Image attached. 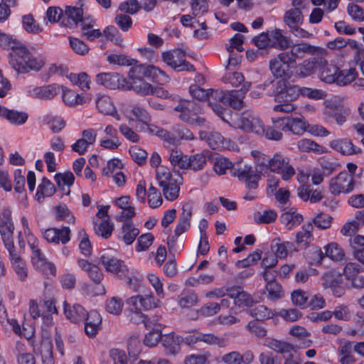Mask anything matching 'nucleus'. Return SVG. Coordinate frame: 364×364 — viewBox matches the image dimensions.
I'll return each mask as SVG.
<instances>
[{"label":"nucleus","instance_id":"nucleus-28","mask_svg":"<svg viewBox=\"0 0 364 364\" xmlns=\"http://www.w3.org/2000/svg\"><path fill=\"white\" fill-rule=\"evenodd\" d=\"M139 234V230L134 226L132 221L128 220L123 223L122 236L119 237L127 245H132Z\"/></svg>","mask_w":364,"mask_h":364},{"label":"nucleus","instance_id":"nucleus-26","mask_svg":"<svg viewBox=\"0 0 364 364\" xmlns=\"http://www.w3.org/2000/svg\"><path fill=\"white\" fill-rule=\"evenodd\" d=\"M299 197L304 201L310 200L311 203L319 202L322 198V193L318 190H314L311 185L303 184L297 188Z\"/></svg>","mask_w":364,"mask_h":364},{"label":"nucleus","instance_id":"nucleus-19","mask_svg":"<svg viewBox=\"0 0 364 364\" xmlns=\"http://www.w3.org/2000/svg\"><path fill=\"white\" fill-rule=\"evenodd\" d=\"M43 237L48 242L58 244L60 242L65 245L70 240V230L68 227L48 228L44 232Z\"/></svg>","mask_w":364,"mask_h":364},{"label":"nucleus","instance_id":"nucleus-40","mask_svg":"<svg viewBox=\"0 0 364 364\" xmlns=\"http://www.w3.org/2000/svg\"><path fill=\"white\" fill-rule=\"evenodd\" d=\"M58 87L54 85L36 87L33 95L39 99H52L58 93Z\"/></svg>","mask_w":364,"mask_h":364},{"label":"nucleus","instance_id":"nucleus-43","mask_svg":"<svg viewBox=\"0 0 364 364\" xmlns=\"http://www.w3.org/2000/svg\"><path fill=\"white\" fill-rule=\"evenodd\" d=\"M267 346L278 353H291L294 349L293 345L277 339L269 341Z\"/></svg>","mask_w":364,"mask_h":364},{"label":"nucleus","instance_id":"nucleus-64","mask_svg":"<svg viewBox=\"0 0 364 364\" xmlns=\"http://www.w3.org/2000/svg\"><path fill=\"white\" fill-rule=\"evenodd\" d=\"M210 356L209 352L203 354H193L186 358L184 364H205Z\"/></svg>","mask_w":364,"mask_h":364},{"label":"nucleus","instance_id":"nucleus-33","mask_svg":"<svg viewBox=\"0 0 364 364\" xmlns=\"http://www.w3.org/2000/svg\"><path fill=\"white\" fill-rule=\"evenodd\" d=\"M269 70L276 78L289 79L291 77L289 70L277 57L269 61Z\"/></svg>","mask_w":364,"mask_h":364},{"label":"nucleus","instance_id":"nucleus-56","mask_svg":"<svg viewBox=\"0 0 364 364\" xmlns=\"http://www.w3.org/2000/svg\"><path fill=\"white\" fill-rule=\"evenodd\" d=\"M332 219L328 214L320 213L313 219V223L317 228L325 230L330 228Z\"/></svg>","mask_w":364,"mask_h":364},{"label":"nucleus","instance_id":"nucleus-14","mask_svg":"<svg viewBox=\"0 0 364 364\" xmlns=\"http://www.w3.org/2000/svg\"><path fill=\"white\" fill-rule=\"evenodd\" d=\"M159 300L153 294L133 296L127 300V304L133 307V309L149 310L159 306Z\"/></svg>","mask_w":364,"mask_h":364},{"label":"nucleus","instance_id":"nucleus-57","mask_svg":"<svg viewBox=\"0 0 364 364\" xmlns=\"http://www.w3.org/2000/svg\"><path fill=\"white\" fill-rule=\"evenodd\" d=\"M70 46L73 51L81 55H84L89 51V47L82 41L73 37H69Z\"/></svg>","mask_w":364,"mask_h":364},{"label":"nucleus","instance_id":"nucleus-38","mask_svg":"<svg viewBox=\"0 0 364 364\" xmlns=\"http://www.w3.org/2000/svg\"><path fill=\"white\" fill-rule=\"evenodd\" d=\"M358 73L355 68L346 69L338 71L336 74V82L339 85H346L351 83L356 78Z\"/></svg>","mask_w":364,"mask_h":364},{"label":"nucleus","instance_id":"nucleus-53","mask_svg":"<svg viewBox=\"0 0 364 364\" xmlns=\"http://www.w3.org/2000/svg\"><path fill=\"white\" fill-rule=\"evenodd\" d=\"M107 60L111 64L119 65H132L135 62L134 59L130 58L123 54H111L107 56Z\"/></svg>","mask_w":364,"mask_h":364},{"label":"nucleus","instance_id":"nucleus-34","mask_svg":"<svg viewBox=\"0 0 364 364\" xmlns=\"http://www.w3.org/2000/svg\"><path fill=\"white\" fill-rule=\"evenodd\" d=\"M96 107L99 112L105 115H113L116 108L109 97L101 95L96 100Z\"/></svg>","mask_w":364,"mask_h":364},{"label":"nucleus","instance_id":"nucleus-7","mask_svg":"<svg viewBox=\"0 0 364 364\" xmlns=\"http://www.w3.org/2000/svg\"><path fill=\"white\" fill-rule=\"evenodd\" d=\"M231 175L237 177L239 181H245V186L248 189H257L258 181L261 176L257 174L249 164H243L242 161H237L231 169Z\"/></svg>","mask_w":364,"mask_h":364},{"label":"nucleus","instance_id":"nucleus-9","mask_svg":"<svg viewBox=\"0 0 364 364\" xmlns=\"http://www.w3.org/2000/svg\"><path fill=\"white\" fill-rule=\"evenodd\" d=\"M354 179L351 174L346 171L338 173L329 181V192L333 196L341 193L348 194L354 189Z\"/></svg>","mask_w":364,"mask_h":364},{"label":"nucleus","instance_id":"nucleus-63","mask_svg":"<svg viewBox=\"0 0 364 364\" xmlns=\"http://www.w3.org/2000/svg\"><path fill=\"white\" fill-rule=\"evenodd\" d=\"M54 179L58 187H61V186L65 185L70 186L75 181V176L71 171H67L64 173H56L54 176Z\"/></svg>","mask_w":364,"mask_h":364},{"label":"nucleus","instance_id":"nucleus-58","mask_svg":"<svg viewBox=\"0 0 364 364\" xmlns=\"http://www.w3.org/2000/svg\"><path fill=\"white\" fill-rule=\"evenodd\" d=\"M151 85L144 81V80H132L131 82V88L136 92L142 95H150Z\"/></svg>","mask_w":364,"mask_h":364},{"label":"nucleus","instance_id":"nucleus-32","mask_svg":"<svg viewBox=\"0 0 364 364\" xmlns=\"http://www.w3.org/2000/svg\"><path fill=\"white\" fill-rule=\"evenodd\" d=\"M289 47L296 60L303 58L306 55H314L318 50V47L304 42L296 43Z\"/></svg>","mask_w":364,"mask_h":364},{"label":"nucleus","instance_id":"nucleus-35","mask_svg":"<svg viewBox=\"0 0 364 364\" xmlns=\"http://www.w3.org/2000/svg\"><path fill=\"white\" fill-rule=\"evenodd\" d=\"M228 92L221 90H209L208 95V105L215 111V107H222L219 103L225 105Z\"/></svg>","mask_w":364,"mask_h":364},{"label":"nucleus","instance_id":"nucleus-4","mask_svg":"<svg viewBox=\"0 0 364 364\" xmlns=\"http://www.w3.org/2000/svg\"><path fill=\"white\" fill-rule=\"evenodd\" d=\"M129 77L132 80H144L146 77L159 83L167 82L170 80L164 70L152 65L144 64L132 67Z\"/></svg>","mask_w":364,"mask_h":364},{"label":"nucleus","instance_id":"nucleus-11","mask_svg":"<svg viewBox=\"0 0 364 364\" xmlns=\"http://www.w3.org/2000/svg\"><path fill=\"white\" fill-rule=\"evenodd\" d=\"M268 169L272 172L279 173L284 181H288L295 174L294 168L289 164V158L281 153H276L271 158Z\"/></svg>","mask_w":364,"mask_h":364},{"label":"nucleus","instance_id":"nucleus-16","mask_svg":"<svg viewBox=\"0 0 364 364\" xmlns=\"http://www.w3.org/2000/svg\"><path fill=\"white\" fill-rule=\"evenodd\" d=\"M326 64V59L322 57H314L304 60L295 68V75L306 77L314 73V70Z\"/></svg>","mask_w":364,"mask_h":364},{"label":"nucleus","instance_id":"nucleus-15","mask_svg":"<svg viewBox=\"0 0 364 364\" xmlns=\"http://www.w3.org/2000/svg\"><path fill=\"white\" fill-rule=\"evenodd\" d=\"M349 109L340 104L330 103L323 110V114L331 122L334 121L338 125H342L349 115Z\"/></svg>","mask_w":364,"mask_h":364},{"label":"nucleus","instance_id":"nucleus-24","mask_svg":"<svg viewBox=\"0 0 364 364\" xmlns=\"http://www.w3.org/2000/svg\"><path fill=\"white\" fill-rule=\"evenodd\" d=\"M330 146L343 155H351L361 152V149L355 146L348 139H335L330 142Z\"/></svg>","mask_w":364,"mask_h":364},{"label":"nucleus","instance_id":"nucleus-39","mask_svg":"<svg viewBox=\"0 0 364 364\" xmlns=\"http://www.w3.org/2000/svg\"><path fill=\"white\" fill-rule=\"evenodd\" d=\"M248 313L255 318V321H264L273 318L274 313L264 305H258L248 309Z\"/></svg>","mask_w":364,"mask_h":364},{"label":"nucleus","instance_id":"nucleus-48","mask_svg":"<svg viewBox=\"0 0 364 364\" xmlns=\"http://www.w3.org/2000/svg\"><path fill=\"white\" fill-rule=\"evenodd\" d=\"M309 297V293L301 289L294 290L291 294L292 303L302 309L307 308Z\"/></svg>","mask_w":364,"mask_h":364},{"label":"nucleus","instance_id":"nucleus-52","mask_svg":"<svg viewBox=\"0 0 364 364\" xmlns=\"http://www.w3.org/2000/svg\"><path fill=\"white\" fill-rule=\"evenodd\" d=\"M266 289L268 292L267 298L271 301H276L284 296L282 286L277 282L267 284Z\"/></svg>","mask_w":364,"mask_h":364},{"label":"nucleus","instance_id":"nucleus-37","mask_svg":"<svg viewBox=\"0 0 364 364\" xmlns=\"http://www.w3.org/2000/svg\"><path fill=\"white\" fill-rule=\"evenodd\" d=\"M321 69L320 73L321 80L327 82L333 83L336 80V74H338V68L332 64H328L326 60V64L320 68Z\"/></svg>","mask_w":364,"mask_h":364},{"label":"nucleus","instance_id":"nucleus-25","mask_svg":"<svg viewBox=\"0 0 364 364\" xmlns=\"http://www.w3.org/2000/svg\"><path fill=\"white\" fill-rule=\"evenodd\" d=\"M181 343V336L173 333L165 335L162 338V345L165 347L167 355H175L178 353Z\"/></svg>","mask_w":364,"mask_h":364},{"label":"nucleus","instance_id":"nucleus-8","mask_svg":"<svg viewBox=\"0 0 364 364\" xmlns=\"http://www.w3.org/2000/svg\"><path fill=\"white\" fill-rule=\"evenodd\" d=\"M284 23L290 28V31L299 38H309L312 36L307 31L300 28L303 23L304 16L301 11L299 8H293L284 15L283 18Z\"/></svg>","mask_w":364,"mask_h":364},{"label":"nucleus","instance_id":"nucleus-13","mask_svg":"<svg viewBox=\"0 0 364 364\" xmlns=\"http://www.w3.org/2000/svg\"><path fill=\"white\" fill-rule=\"evenodd\" d=\"M96 78L99 85L112 90L124 88L127 84L126 79L117 73H102Z\"/></svg>","mask_w":364,"mask_h":364},{"label":"nucleus","instance_id":"nucleus-5","mask_svg":"<svg viewBox=\"0 0 364 364\" xmlns=\"http://www.w3.org/2000/svg\"><path fill=\"white\" fill-rule=\"evenodd\" d=\"M241 127L247 132H262L267 139L279 141L282 138V133L273 126L264 127L262 122L256 118H249L242 114L240 118Z\"/></svg>","mask_w":364,"mask_h":364},{"label":"nucleus","instance_id":"nucleus-21","mask_svg":"<svg viewBox=\"0 0 364 364\" xmlns=\"http://www.w3.org/2000/svg\"><path fill=\"white\" fill-rule=\"evenodd\" d=\"M63 311L65 317L75 323L83 321L87 312L81 305H70L66 301L63 302Z\"/></svg>","mask_w":364,"mask_h":364},{"label":"nucleus","instance_id":"nucleus-49","mask_svg":"<svg viewBox=\"0 0 364 364\" xmlns=\"http://www.w3.org/2000/svg\"><path fill=\"white\" fill-rule=\"evenodd\" d=\"M54 211L57 220H65L68 223H75V217L65 205L55 206Z\"/></svg>","mask_w":364,"mask_h":364},{"label":"nucleus","instance_id":"nucleus-20","mask_svg":"<svg viewBox=\"0 0 364 364\" xmlns=\"http://www.w3.org/2000/svg\"><path fill=\"white\" fill-rule=\"evenodd\" d=\"M317 260L321 262L324 257H328L334 261H341L344 257V252L336 242H331L325 247V253L321 249H316L314 252Z\"/></svg>","mask_w":364,"mask_h":364},{"label":"nucleus","instance_id":"nucleus-42","mask_svg":"<svg viewBox=\"0 0 364 364\" xmlns=\"http://www.w3.org/2000/svg\"><path fill=\"white\" fill-rule=\"evenodd\" d=\"M168 159L173 167L178 166L180 169L188 168V156L183 155L181 151L172 150Z\"/></svg>","mask_w":364,"mask_h":364},{"label":"nucleus","instance_id":"nucleus-50","mask_svg":"<svg viewBox=\"0 0 364 364\" xmlns=\"http://www.w3.org/2000/svg\"><path fill=\"white\" fill-rule=\"evenodd\" d=\"M206 157L202 154H196L188 157V168L195 171L203 169L206 164Z\"/></svg>","mask_w":364,"mask_h":364},{"label":"nucleus","instance_id":"nucleus-46","mask_svg":"<svg viewBox=\"0 0 364 364\" xmlns=\"http://www.w3.org/2000/svg\"><path fill=\"white\" fill-rule=\"evenodd\" d=\"M289 130L294 134H301L306 130V123L303 117H289Z\"/></svg>","mask_w":364,"mask_h":364},{"label":"nucleus","instance_id":"nucleus-1","mask_svg":"<svg viewBox=\"0 0 364 364\" xmlns=\"http://www.w3.org/2000/svg\"><path fill=\"white\" fill-rule=\"evenodd\" d=\"M0 46L4 49H11L9 54V63L18 73H26L30 70L39 71L44 65L43 61L35 58L22 43L1 31Z\"/></svg>","mask_w":364,"mask_h":364},{"label":"nucleus","instance_id":"nucleus-6","mask_svg":"<svg viewBox=\"0 0 364 364\" xmlns=\"http://www.w3.org/2000/svg\"><path fill=\"white\" fill-rule=\"evenodd\" d=\"M156 179L162 188L163 194L168 200H176L179 195L180 186L171 173L165 168L156 171Z\"/></svg>","mask_w":364,"mask_h":364},{"label":"nucleus","instance_id":"nucleus-41","mask_svg":"<svg viewBox=\"0 0 364 364\" xmlns=\"http://www.w3.org/2000/svg\"><path fill=\"white\" fill-rule=\"evenodd\" d=\"M162 58L164 62H165L167 65L171 66L173 69H174L177 72L181 71H195V68L193 65H188L183 64L182 65L177 66L176 63L174 61V57L173 54V51H167L162 53Z\"/></svg>","mask_w":364,"mask_h":364},{"label":"nucleus","instance_id":"nucleus-2","mask_svg":"<svg viewBox=\"0 0 364 364\" xmlns=\"http://www.w3.org/2000/svg\"><path fill=\"white\" fill-rule=\"evenodd\" d=\"M100 259L106 271L115 274L120 279H125L127 284L131 287L132 279L127 266L123 260L113 255L112 250H103Z\"/></svg>","mask_w":364,"mask_h":364},{"label":"nucleus","instance_id":"nucleus-27","mask_svg":"<svg viewBox=\"0 0 364 364\" xmlns=\"http://www.w3.org/2000/svg\"><path fill=\"white\" fill-rule=\"evenodd\" d=\"M0 116L5 117L11 124L21 125L28 119V114L23 112L9 109L0 105Z\"/></svg>","mask_w":364,"mask_h":364},{"label":"nucleus","instance_id":"nucleus-17","mask_svg":"<svg viewBox=\"0 0 364 364\" xmlns=\"http://www.w3.org/2000/svg\"><path fill=\"white\" fill-rule=\"evenodd\" d=\"M250 86L251 82H246L242 85L240 90L228 91L225 105H228L235 109H241L244 107L243 99L250 90Z\"/></svg>","mask_w":364,"mask_h":364},{"label":"nucleus","instance_id":"nucleus-31","mask_svg":"<svg viewBox=\"0 0 364 364\" xmlns=\"http://www.w3.org/2000/svg\"><path fill=\"white\" fill-rule=\"evenodd\" d=\"M281 223L284 225L288 230L292 229L295 226H298L303 221L302 215L296 213L291 209L290 210L282 213L279 218Z\"/></svg>","mask_w":364,"mask_h":364},{"label":"nucleus","instance_id":"nucleus-29","mask_svg":"<svg viewBox=\"0 0 364 364\" xmlns=\"http://www.w3.org/2000/svg\"><path fill=\"white\" fill-rule=\"evenodd\" d=\"M56 191L54 184L47 178L43 177L38 185L36 198L39 203H43L46 197L52 196Z\"/></svg>","mask_w":364,"mask_h":364},{"label":"nucleus","instance_id":"nucleus-55","mask_svg":"<svg viewBox=\"0 0 364 364\" xmlns=\"http://www.w3.org/2000/svg\"><path fill=\"white\" fill-rule=\"evenodd\" d=\"M154 237L152 233H146L140 235L137 240L136 251H146L152 245Z\"/></svg>","mask_w":364,"mask_h":364},{"label":"nucleus","instance_id":"nucleus-60","mask_svg":"<svg viewBox=\"0 0 364 364\" xmlns=\"http://www.w3.org/2000/svg\"><path fill=\"white\" fill-rule=\"evenodd\" d=\"M338 284H342V278L341 275L329 272L323 276V286L325 288L332 289Z\"/></svg>","mask_w":364,"mask_h":364},{"label":"nucleus","instance_id":"nucleus-22","mask_svg":"<svg viewBox=\"0 0 364 364\" xmlns=\"http://www.w3.org/2000/svg\"><path fill=\"white\" fill-rule=\"evenodd\" d=\"M83 11L81 8L66 6L63 12L64 18L62 25L68 28H74L80 21H82Z\"/></svg>","mask_w":364,"mask_h":364},{"label":"nucleus","instance_id":"nucleus-62","mask_svg":"<svg viewBox=\"0 0 364 364\" xmlns=\"http://www.w3.org/2000/svg\"><path fill=\"white\" fill-rule=\"evenodd\" d=\"M161 340L162 341L161 331L153 329L145 336L144 343L149 347H154L156 346Z\"/></svg>","mask_w":364,"mask_h":364},{"label":"nucleus","instance_id":"nucleus-59","mask_svg":"<svg viewBox=\"0 0 364 364\" xmlns=\"http://www.w3.org/2000/svg\"><path fill=\"white\" fill-rule=\"evenodd\" d=\"M149 204L151 208H156L162 204V198L158 189L151 185L148 192Z\"/></svg>","mask_w":364,"mask_h":364},{"label":"nucleus","instance_id":"nucleus-36","mask_svg":"<svg viewBox=\"0 0 364 364\" xmlns=\"http://www.w3.org/2000/svg\"><path fill=\"white\" fill-rule=\"evenodd\" d=\"M63 100L68 106H75L85 103L86 100L84 97L80 95L75 92L62 87Z\"/></svg>","mask_w":364,"mask_h":364},{"label":"nucleus","instance_id":"nucleus-3","mask_svg":"<svg viewBox=\"0 0 364 364\" xmlns=\"http://www.w3.org/2000/svg\"><path fill=\"white\" fill-rule=\"evenodd\" d=\"M282 87L281 92H279L275 98V102L279 104L275 105L273 110L289 113L295 109L291 102L299 97L300 88L297 85H291L288 79H285V83Z\"/></svg>","mask_w":364,"mask_h":364},{"label":"nucleus","instance_id":"nucleus-12","mask_svg":"<svg viewBox=\"0 0 364 364\" xmlns=\"http://www.w3.org/2000/svg\"><path fill=\"white\" fill-rule=\"evenodd\" d=\"M29 245L32 250L31 262L34 268L42 272L46 277L55 276L56 269L54 264L48 262L41 250L35 245V242Z\"/></svg>","mask_w":364,"mask_h":364},{"label":"nucleus","instance_id":"nucleus-30","mask_svg":"<svg viewBox=\"0 0 364 364\" xmlns=\"http://www.w3.org/2000/svg\"><path fill=\"white\" fill-rule=\"evenodd\" d=\"M269 40L272 48L286 50L289 47V40L282 33L279 29H275L269 33Z\"/></svg>","mask_w":364,"mask_h":364},{"label":"nucleus","instance_id":"nucleus-47","mask_svg":"<svg viewBox=\"0 0 364 364\" xmlns=\"http://www.w3.org/2000/svg\"><path fill=\"white\" fill-rule=\"evenodd\" d=\"M200 341H203L208 345H215L220 348H224L227 346V340L224 338H220L213 333H199Z\"/></svg>","mask_w":364,"mask_h":364},{"label":"nucleus","instance_id":"nucleus-61","mask_svg":"<svg viewBox=\"0 0 364 364\" xmlns=\"http://www.w3.org/2000/svg\"><path fill=\"white\" fill-rule=\"evenodd\" d=\"M128 353L130 356L135 357L139 355L141 350V343L139 336H131L127 343Z\"/></svg>","mask_w":364,"mask_h":364},{"label":"nucleus","instance_id":"nucleus-54","mask_svg":"<svg viewBox=\"0 0 364 364\" xmlns=\"http://www.w3.org/2000/svg\"><path fill=\"white\" fill-rule=\"evenodd\" d=\"M129 151L133 160L139 166L145 164L147 158V153L145 150L137 146H132Z\"/></svg>","mask_w":364,"mask_h":364},{"label":"nucleus","instance_id":"nucleus-18","mask_svg":"<svg viewBox=\"0 0 364 364\" xmlns=\"http://www.w3.org/2000/svg\"><path fill=\"white\" fill-rule=\"evenodd\" d=\"M102 317L95 310L87 312L85 321V332L90 338H94L101 329Z\"/></svg>","mask_w":364,"mask_h":364},{"label":"nucleus","instance_id":"nucleus-51","mask_svg":"<svg viewBox=\"0 0 364 364\" xmlns=\"http://www.w3.org/2000/svg\"><path fill=\"white\" fill-rule=\"evenodd\" d=\"M232 167H234V164L228 159L223 156L215 158L213 168L218 174H225L228 169H230L231 171Z\"/></svg>","mask_w":364,"mask_h":364},{"label":"nucleus","instance_id":"nucleus-10","mask_svg":"<svg viewBox=\"0 0 364 364\" xmlns=\"http://www.w3.org/2000/svg\"><path fill=\"white\" fill-rule=\"evenodd\" d=\"M173 110L179 113L178 117L182 122L189 124L192 117L202 114L203 109L200 102L180 99Z\"/></svg>","mask_w":364,"mask_h":364},{"label":"nucleus","instance_id":"nucleus-44","mask_svg":"<svg viewBox=\"0 0 364 364\" xmlns=\"http://www.w3.org/2000/svg\"><path fill=\"white\" fill-rule=\"evenodd\" d=\"M22 23L23 28L30 33H39L43 31V28L34 19L33 15L27 14L22 17Z\"/></svg>","mask_w":364,"mask_h":364},{"label":"nucleus","instance_id":"nucleus-23","mask_svg":"<svg viewBox=\"0 0 364 364\" xmlns=\"http://www.w3.org/2000/svg\"><path fill=\"white\" fill-rule=\"evenodd\" d=\"M284 83H285L284 78H268L262 84L256 86V88L264 91L267 95L273 96L275 99L276 95L283 88Z\"/></svg>","mask_w":364,"mask_h":364},{"label":"nucleus","instance_id":"nucleus-45","mask_svg":"<svg viewBox=\"0 0 364 364\" xmlns=\"http://www.w3.org/2000/svg\"><path fill=\"white\" fill-rule=\"evenodd\" d=\"M113 230L114 225L109 223L108 219L102 221L99 224L95 223V232L96 235L105 239H107L111 236Z\"/></svg>","mask_w":364,"mask_h":364}]
</instances>
